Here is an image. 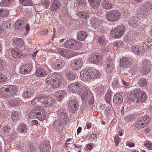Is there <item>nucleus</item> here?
<instances>
[{"mask_svg": "<svg viewBox=\"0 0 152 152\" xmlns=\"http://www.w3.org/2000/svg\"><path fill=\"white\" fill-rule=\"evenodd\" d=\"M81 83L76 82L70 84L69 86V90L72 92H76L78 93H81L82 88L83 86Z\"/></svg>", "mask_w": 152, "mask_h": 152, "instance_id": "1a4fd4ad", "label": "nucleus"}, {"mask_svg": "<svg viewBox=\"0 0 152 152\" xmlns=\"http://www.w3.org/2000/svg\"><path fill=\"white\" fill-rule=\"evenodd\" d=\"M64 65V64L63 63H61V64H55L53 65L52 66V70L57 71L58 70L62 68Z\"/></svg>", "mask_w": 152, "mask_h": 152, "instance_id": "a18cd8bd", "label": "nucleus"}, {"mask_svg": "<svg viewBox=\"0 0 152 152\" xmlns=\"http://www.w3.org/2000/svg\"><path fill=\"white\" fill-rule=\"evenodd\" d=\"M17 92L16 87L12 85H4L0 89V94L3 97L9 98L14 96Z\"/></svg>", "mask_w": 152, "mask_h": 152, "instance_id": "f03ea898", "label": "nucleus"}, {"mask_svg": "<svg viewBox=\"0 0 152 152\" xmlns=\"http://www.w3.org/2000/svg\"><path fill=\"white\" fill-rule=\"evenodd\" d=\"M12 55L14 58H20L22 56V52L20 50L17 48H13L11 51Z\"/></svg>", "mask_w": 152, "mask_h": 152, "instance_id": "cd10ccee", "label": "nucleus"}, {"mask_svg": "<svg viewBox=\"0 0 152 152\" xmlns=\"http://www.w3.org/2000/svg\"><path fill=\"white\" fill-rule=\"evenodd\" d=\"M67 78L69 80H72L75 79L76 77V75L75 73H71L70 72L67 71L65 73Z\"/></svg>", "mask_w": 152, "mask_h": 152, "instance_id": "58836bf2", "label": "nucleus"}, {"mask_svg": "<svg viewBox=\"0 0 152 152\" xmlns=\"http://www.w3.org/2000/svg\"><path fill=\"white\" fill-rule=\"evenodd\" d=\"M78 104L77 101L75 99L70 101L68 104V108L69 111L74 112L78 108Z\"/></svg>", "mask_w": 152, "mask_h": 152, "instance_id": "2eb2a0df", "label": "nucleus"}, {"mask_svg": "<svg viewBox=\"0 0 152 152\" xmlns=\"http://www.w3.org/2000/svg\"><path fill=\"white\" fill-rule=\"evenodd\" d=\"M5 27L7 29H10L12 27L14 24L13 23V21L12 20H8L7 21H6L4 23Z\"/></svg>", "mask_w": 152, "mask_h": 152, "instance_id": "603ef678", "label": "nucleus"}, {"mask_svg": "<svg viewBox=\"0 0 152 152\" xmlns=\"http://www.w3.org/2000/svg\"><path fill=\"white\" fill-rule=\"evenodd\" d=\"M43 102L42 106L45 107H48L52 105L54 102V99L53 98L50 96L43 97L42 99Z\"/></svg>", "mask_w": 152, "mask_h": 152, "instance_id": "f3484780", "label": "nucleus"}, {"mask_svg": "<svg viewBox=\"0 0 152 152\" xmlns=\"http://www.w3.org/2000/svg\"><path fill=\"white\" fill-rule=\"evenodd\" d=\"M120 64L122 67L129 68L131 66L132 63L129 58L124 57L121 59Z\"/></svg>", "mask_w": 152, "mask_h": 152, "instance_id": "a211bd4d", "label": "nucleus"}, {"mask_svg": "<svg viewBox=\"0 0 152 152\" xmlns=\"http://www.w3.org/2000/svg\"><path fill=\"white\" fill-rule=\"evenodd\" d=\"M102 58V56L99 53L93 54L91 56L90 60L91 62L96 64L99 62Z\"/></svg>", "mask_w": 152, "mask_h": 152, "instance_id": "b1692460", "label": "nucleus"}, {"mask_svg": "<svg viewBox=\"0 0 152 152\" xmlns=\"http://www.w3.org/2000/svg\"><path fill=\"white\" fill-rule=\"evenodd\" d=\"M54 129L58 133L61 132L62 131L63 129L62 127L61 126V125L60 126L58 127L55 128Z\"/></svg>", "mask_w": 152, "mask_h": 152, "instance_id": "0e129e2a", "label": "nucleus"}, {"mask_svg": "<svg viewBox=\"0 0 152 152\" xmlns=\"http://www.w3.org/2000/svg\"><path fill=\"white\" fill-rule=\"evenodd\" d=\"M101 50L102 53H106L109 52L110 49L108 46L103 45L102 47Z\"/></svg>", "mask_w": 152, "mask_h": 152, "instance_id": "13d9d810", "label": "nucleus"}, {"mask_svg": "<svg viewBox=\"0 0 152 152\" xmlns=\"http://www.w3.org/2000/svg\"><path fill=\"white\" fill-rule=\"evenodd\" d=\"M97 137L96 135L95 134H92L89 137V140L91 141L95 140Z\"/></svg>", "mask_w": 152, "mask_h": 152, "instance_id": "680f3d73", "label": "nucleus"}, {"mask_svg": "<svg viewBox=\"0 0 152 152\" xmlns=\"http://www.w3.org/2000/svg\"><path fill=\"white\" fill-rule=\"evenodd\" d=\"M32 68L31 65L25 64L21 66L20 72L22 74H25L30 72Z\"/></svg>", "mask_w": 152, "mask_h": 152, "instance_id": "dca6fc26", "label": "nucleus"}, {"mask_svg": "<svg viewBox=\"0 0 152 152\" xmlns=\"http://www.w3.org/2000/svg\"><path fill=\"white\" fill-rule=\"evenodd\" d=\"M36 74L37 76L40 77H42L46 75V72L45 70L43 69L39 68L36 70Z\"/></svg>", "mask_w": 152, "mask_h": 152, "instance_id": "c9c22d12", "label": "nucleus"}, {"mask_svg": "<svg viewBox=\"0 0 152 152\" xmlns=\"http://www.w3.org/2000/svg\"><path fill=\"white\" fill-rule=\"evenodd\" d=\"M21 114L18 111H13L11 114L12 120L14 121L18 120L21 117Z\"/></svg>", "mask_w": 152, "mask_h": 152, "instance_id": "473e14b6", "label": "nucleus"}, {"mask_svg": "<svg viewBox=\"0 0 152 152\" xmlns=\"http://www.w3.org/2000/svg\"><path fill=\"white\" fill-rule=\"evenodd\" d=\"M140 120L144 123L146 124V126L150 121V118L147 115L143 116L141 118Z\"/></svg>", "mask_w": 152, "mask_h": 152, "instance_id": "de8ad7c7", "label": "nucleus"}, {"mask_svg": "<svg viewBox=\"0 0 152 152\" xmlns=\"http://www.w3.org/2000/svg\"><path fill=\"white\" fill-rule=\"evenodd\" d=\"M61 121L59 120H56L53 123V126L54 128L58 127L61 125Z\"/></svg>", "mask_w": 152, "mask_h": 152, "instance_id": "052dcab7", "label": "nucleus"}, {"mask_svg": "<svg viewBox=\"0 0 152 152\" xmlns=\"http://www.w3.org/2000/svg\"><path fill=\"white\" fill-rule=\"evenodd\" d=\"M90 73L87 71L83 70L80 73V76L82 80L84 81H88L91 78Z\"/></svg>", "mask_w": 152, "mask_h": 152, "instance_id": "5701e85b", "label": "nucleus"}, {"mask_svg": "<svg viewBox=\"0 0 152 152\" xmlns=\"http://www.w3.org/2000/svg\"><path fill=\"white\" fill-rule=\"evenodd\" d=\"M133 97L136 99L137 103L138 102H143L146 101L148 97L145 92L142 90L137 89L134 90Z\"/></svg>", "mask_w": 152, "mask_h": 152, "instance_id": "423d86ee", "label": "nucleus"}, {"mask_svg": "<svg viewBox=\"0 0 152 152\" xmlns=\"http://www.w3.org/2000/svg\"><path fill=\"white\" fill-rule=\"evenodd\" d=\"M121 15V13L117 10H111L107 13L106 18L107 20L109 22H115L119 20Z\"/></svg>", "mask_w": 152, "mask_h": 152, "instance_id": "39448f33", "label": "nucleus"}, {"mask_svg": "<svg viewBox=\"0 0 152 152\" xmlns=\"http://www.w3.org/2000/svg\"><path fill=\"white\" fill-rule=\"evenodd\" d=\"M45 110H42L40 108H37L29 113V117L30 118H37L40 121H43L46 117Z\"/></svg>", "mask_w": 152, "mask_h": 152, "instance_id": "7ed1b4c3", "label": "nucleus"}, {"mask_svg": "<svg viewBox=\"0 0 152 152\" xmlns=\"http://www.w3.org/2000/svg\"><path fill=\"white\" fill-rule=\"evenodd\" d=\"M76 15L79 19L83 18L85 20L88 19L89 17L88 14L86 12L80 11L77 12Z\"/></svg>", "mask_w": 152, "mask_h": 152, "instance_id": "2f4dec72", "label": "nucleus"}, {"mask_svg": "<svg viewBox=\"0 0 152 152\" xmlns=\"http://www.w3.org/2000/svg\"><path fill=\"white\" fill-rule=\"evenodd\" d=\"M93 148V145L92 143L88 144L87 145V149L89 150H91Z\"/></svg>", "mask_w": 152, "mask_h": 152, "instance_id": "338daca9", "label": "nucleus"}, {"mask_svg": "<svg viewBox=\"0 0 152 152\" xmlns=\"http://www.w3.org/2000/svg\"><path fill=\"white\" fill-rule=\"evenodd\" d=\"M136 127L138 128H142L146 126V124L144 123L140 120H139L137 121L135 124Z\"/></svg>", "mask_w": 152, "mask_h": 152, "instance_id": "37998d69", "label": "nucleus"}, {"mask_svg": "<svg viewBox=\"0 0 152 152\" xmlns=\"http://www.w3.org/2000/svg\"><path fill=\"white\" fill-rule=\"evenodd\" d=\"M13 43L16 47L21 48L24 45V41L21 38L15 37L13 39Z\"/></svg>", "mask_w": 152, "mask_h": 152, "instance_id": "393cba45", "label": "nucleus"}, {"mask_svg": "<svg viewBox=\"0 0 152 152\" xmlns=\"http://www.w3.org/2000/svg\"><path fill=\"white\" fill-rule=\"evenodd\" d=\"M103 7L107 9H109L112 8V6L111 4L107 1L104 0L102 2Z\"/></svg>", "mask_w": 152, "mask_h": 152, "instance_id": "c03bdc74", "label": "nucleus"}, {"mask_svg": "<svg viewBox=\"0 0 152 152\" xmlns=\"http://www.w3.org/2000/svg\"><path fill=\"white\" fill-rule=\"evenodd\" d=\"M57 50L59 54L65 57L71 58L77 55L76 52L63 48L59 49Z\"/></svg>", "mask_w": 152, "mask_h": 152, "instance_id": "6e6552de", "label": "nucleus"}, {"mask_svg": "<svg viewBox=\"0 0 152 152\" xmlns=\"http://www.w3.org/2000/svg\"><path fill=\"white\" fill-rule=\"evenodd\" d=\"M9 13V10L7 9H2L0 10V15L1 17H6L8 15Z\"/></svg>", "mask_w": 152, "mask_h": 152, "instance_id": "49530a36", "label": "nucleus"}, {"mask_svg": "<svg viewBox=\"0 0 152 152\" xmlns=\"http://www.w3.org/2000/svg\"><path fill=\"white\" fill-rule=\"evenodd\" d=\"M97 39L98 41L99 44L103 45H105L106 44V39L104 37H98Z\"/></svg>", "mask_w": 152, "mask_h": 152, "instance_id": "6e6d98bb", "label": "nucleus"}, {"mask_svg": "<svg viewBox=\"0 0 152 152\" xmlns=\"http://www.w3.org/2000/svg\"><path fill=\"white\" fill-rule=\"evenodd\" d=\"M25 147L27 151H29L30 152H35L36 150V147L34 146L31 145L29 143L26 145Z\"/></svg>", "mask_w": 152, "mask_h": 152, "instance_id": "ea45409f", "label": "nucleus"}, {"mask_svg": "<svg viewBox=\"0 0 152 152\" xmlns=\"http://www.w3.org/2000/svg\"><path fill=\"white\" fill-rule=\"evenodd\" d=\"M113 100L114 102L117 104H121L123 101V98L122 96L120 94H115L113 97Z\"/></svg>", "mask_w": 152, "mask_h": 152, "instance_id": "7c9ffc66", "label": "nucleus"}, {"mask_svg": "<svg viewBox=\"0 0 152 152\" xmlns=\"http://www.w3.org/2000/svg\"><path fill=\"white\" fill-rule=\"evenodd\" d=\"M35 91V90L33 89L25 91L23 94V97L25 99L31 98L34 95Z\"/></svg>", "mask_w": 152, "mask_h": 152, "instance_id": "c85d7f7f", "label": "nucleus"}, {"mask_svg": "<svg viewBox=\"0 0 152 152\" xmlns=\"http://www.w3.org/2000/svg\"><path fill=\"white\" fill-rule=\"evenodd\" d=\"M91 6L94 8H96L99 5L101 0H88Z\"/></svg>", "mask_w": 152, "mask_h": 152, "instance_id": "72a5a7b5", "label": "nucleus"}, {"mask_svg": "<svg viewBox=\"0 0 152 152\" xmlns=\"http://www.w3.org/2000/svg\"><path fill=\"white\" fill-rule=\"evenodd\" d=\"M17 131L21 134L26 133L28 130V127L26 125L21 123L18 125L17 128Z\"/></svg>", "mask_w": 152, "mask_h": 152, "instance_id": "4be33fe9", "label": "nucleus"}, {"mask_svg": "<svg viewBox=\"0 0 152 152\" xmlns=\"http://www.w3.org/2000/svg\"><path fill=\"white\" fill-rule=\"evenodd\" d=\"M54 95L56 96L57 100L59 101L66 96V94L64 91L61 90L56 92Z\"/></svg>", "mask_w": 152, "mask_h": 152, "instance_id": "c756f323", "label": "nucleus"}, {"mask_svg": "<svg viewBox=\"0 0 152 152\" xmlns=\"http://www.w3.org/2000/svg\"><path fill=\"white\" fill-rule=\"evenodd\" d=\"M152 9V4L148 2H146L143 4L140 7L139 12L140 15L146 16L148 13Z\"/></svg>", "mask_w": 152, "mask_h": 152, "instance_id": "9d476101", "label": "nucleus"}, {"mask_svg": "<svg viewBox=\"0 0 152 152\" xmlns=\"http://www.w3.org/2000/svg\"><path fill=\"white\" fill-rule=\"evenodd\" d=\"M83 62L82 59H77L72 62V66L74 70H78L81 68L83 64Z\"/></svg>", "mask_w": 152, "mask_h": 152, "instance_id": "aec40b11", "label": "nucleus"}, {"mask_svg": "<svg viewBox=\"0 0 152 152\" xmlns=\"http://www.w3.org/2000/svg\"><path fill=\"white\" fill-rule=\"evenodd\" d=\"M151 62L149 60H144L142 61V68L141 71L142 74H146L150 72Z\"/></svg>", "mask_w": 152, "mask_h": 152, "instance_id": "f8f14e48", "label": "nucleus"}, {"mask_svg": "<svg viewBox=\"0 0 152 152\" xmlns=\"http://www.w3.org/2000/svg\"><path fill=\"white\" fill-rule=\"evenodd\" d=\"M144 146H147L148 148H151L152 146V144L151 143H145L144 144Z\"/></svg>", "mask_w": 152, "mask_h": 152, "instance_id": "774afa93", "label": "nucleus"}, {"mask_svg": "<svg viewBox=\"0 0 152 152\" xmlns=\"http://www.w3.org/2000/svg\"><path fill=\"white\" fill-rule=\"evenodd\" d=\"M89 72L90 73L91 77L93 78H98L100 75L99 72L93 68H90L89 69Z\"/></svg>", "mask_w": 152, "mask_h": 152, "instance_id": "bb28decb", "label": "nucleus"}, {"mask_svg": "<svg viewBox=\"0 0 152 152\" xmlns=\"http://www.w3.org/2000/svg\"><path fill=\"white\" fill-rule=\"evenodd\" d=\"M114 140L116 146H117L121 141L120 138L118 135H116L114 137Z\"/></svg>", "mask_w": 152, "mask_h": 152, "instance_id": "bf43d9fd", "label": "nucleus"}, {"mask_svg": "<svg viewBox=\"0 0 152 152\" xmlns=\"http://www.w3.org/2000/svg\"><path fill=\"white\" fill-rule=\"evenodd\" d=\"M13 0H4L0 2V5L2 6H8L13 1Z\"/></svg>", "mask_w": 152, "mask_h": 152, "instance_id": "09e8293b", "label": "nucleus"}, {"mask_svg": "<svg viewBox=\"0 0 152 152\" xmlns=\"http://www.w3.org/2000/svg\"><path fill=\"white\" fill-rule=\"evenodd\" d=\"M125 29L123 26L118 27L111 30L110 34L113 37L119 38L124 34Z\"/></svg>", "mask_w": 152, "mask_h": 152, "instance_id": "0eeeda50", "label": "nucleus"}, {"mask_svg": "<svg viewBox=\"0 0 152 152\" xmlns=\"http://www.w3.org/2000/svg\"><path fill=\"white\" fill-rule=\"evenodd\" d=\"M148 83L147 80L145 78H142L140 79L138 83L141 87H145L146 86Z\"/></svg>", "mask_w": 152, "mask_h": 152, "instance_id": "8fccbe9b", "label": "nucleus"}, {"mask_svg": "<svg viewBox=\"0 0 152 152\" xmlns=\"http://www.w3.org/2000/svg\"><path fill=\"white\" fill-rule=\"evenodd\" d=\"M57 118L63 123H66L68 121L67 115L63 108L60 109L56 111Z\"/></svg>", "mask_w": 152, "mask_h": 152, "instance_id": "9b49d317", "label": "nucleus"}, {"mask_svg": "<svg viewBox=\"0 0 152 152\" xmlns=\"http://www.w3.org/2000/svg\"><path fill=\"white\" fill-rule=\"evenodd\" d=\"M140 22L139 18L134 16L130 18L128 21L129 26L131 27L139 25Z\"/></svg>", "mask_w": 152, "mask_h": 152, "instance_id": "412c9836", "label": "nucleus"}, {"mask_svg": "<svg viewBox=\"0 0 152 152\" xmlns=\"http://www.w3.org/2000/svg\"><path fill=\"white\" fill-rule=\"evenodd\" d=\"M81 93H78V94L81 96L83 101L84 102H86L87 100V98L88 96V91L87 90H83L82 91Z\"/></svg>", "mask_w": 152, "mask_h": 152, "instance_id": "4c0bfd02", "label": "nucleus"}, {"mask_svg": "<svg viewBox=\"0 0 152 152\" xmlns=\"http://www.w3.org/2000/svg\"><path fill=\"white\" fill-rule=\"evenodd\" d=\"M39 148L42 152H48L50 149V146L49 142L45 140L41 142Z\"/></svg>", "mask_w": 152, "mask_h": 152, "instance_id": "4468645a", "label": "nucleus"}, {"mask_svg": "<svg viewBox=\"0 0 152 152\" xmlns=\"http://www.w3.org/2000/svg\"><path fill=\"white\" fill-rule=\"evenodd\" d=\"M129 48L131 51L138 55H141L145 52L143 48L138 45H131V47Z\"/></svg>", "mask_w": 152, "mask_h": 152, "instance_id": "ddd939ff", "label": "nucleus"}, {"mask_svg": "<svg viewBox=\"0 0 152 152\" xmlns=\"http://www.w3.org/2000/svg\"><path fill=\"white\" fill-rule=\"evenodd\" d=\"M126 145L130 147H133L134 146L135 144L134 143L130 142H127L126 143Z\"/></svg>", "mask_w": 152, "mask_h": 152, "instance_id": "e2e57ef3", "label": "nucleus"}, {"mask_svg": "<svg viewBox=\"0 0 152 152\" xmlns=\"http://www.w3.org/2000/svg\"><path fill=\"white\" fill-rule=\"evenodd\" d=\"M42 97H38L34 98L31 101V104L35 106H42L43 102L42 101Z\"/></svg>", "mask_w": 152, "mask_h": 152, "instance_id": "a878e982", "label": "nucleus"}, {"mask_svg": "<svg viewBox=\"0 0 152 152\" xmlns=\"http://www.w3.org/2000/svg\"><path fill=\"white\" fill-rule=\"evenodd\" d=\"M63 79L61 75L58 72L50 74L46 79L47 83L51 84L54 88L59 87Z\"/></svg>", "mask_w": 152, "mask_h": 152, "instance_id": "f257e3e1", "label": "nucleus"}, {"mask_svg": "<svg viewBox=\"0 0 152 152\" xmlns=\"http://www.w3.org/2000/svg\"><path fill=\"white\" fill-rule=\"evenodd\" d=\"M7 79V77L4 74L0 73V82H3L6 81Z\"/></svg>", "mask_w": 152, "mask_h": 152, "instance_id": "5fc2aeb1", "label": "nucleus"}, {"mask_svg": "<svg viewBox=\"0 0 152 152\" xmlns=\"http://www.w3.org/2000/svg\"><path fill=\"white\" fill-rule=\"evenodd\" d=\"M82 45V44L80 42L72 39H69L64 43V47L77 50L79 49Z\"/></svg>", "mask_w": 152, "mask_h": 152, "instance_id": "20e7f679", "label": "nucleus"}, {"mask_svg": "<svg viewBox=\"0 0 152 152\" xmlns=\"http://www.w3.org/2000/svg\"><path fill=\"white\" fill-rule=\"evenodd\" d=\"M105 99L107 102H110L111 99V94L107 93L105 95Z\"/></svg>", "mask_w": 152, "mask_h": 152, "instance_id": "4d7b16f0", "label": "nucleus"}, {"mask_svg": "<svg viewBox=\"0 0 152 152\" xmlns=\"http://www.w3.org/2000/svg\"><path fill=\"white\" fill-rule=\"evenodd\" d=\"M24 22L21 20H17L15 22V28L17 29L21 28L22 26L24 24Z\"/></svg>", "mask_w": 152, "mask_h": 152, "instance_id": "3c124183", "label": "nucleus"}, {"mask_svg": "<svg viewBox=\"0 0 152 152\" xmlns=\"http://www.w3.org/2000/svg\"><path fill=\"white\" fill-rule=\"evenodd\" d=\"M87 36V34L86 32L84 31H79L78 32L77 39L80 40H83Z\"/></svg>", "mask_w": 152, "mask_h": 152, "instance_id": "e433bc0d", "label": "nucleus"}, {"mask_svg": "<svg viewBox=\"0 0 152 152\" xmlns=\"http://www.w3.org/2000/svg\"><path fill=\"white\" fill-rule=\"evenodd\" d=\"M20 3L23 6L32 5L33 3L31 0H19Z\"/></svg>", "mask_w": 152, "mask_h": 152, "instance_id": "79ce46f5", "label": "nucleus"}, {"mask_svg": "<svg viewBox=\"0 0 152 152\" xmlns=\"http://www.w3.org/2000/svg\"><path fill=\"white\" fill-rule=\"evenodd\" d=\"M114 64L112 60H109L105 64V69L106 72L108 73L112 72L114 69Z\"/></svg>", "mask_w": 152, "mask_h": 152, "instance_id": "6ab92c4d", "label": "nucleus"}, {"mask_svg": "<svg viewBox=\"0 0 152 152\" xmlns=\"http://www.w3.org/2000/svg\"><path fill=\"white\" fill-rule=\"evenodd\" d=\"M60 6V2L57 0H55L51 4L50 8L52 10H56L58 9Z\"/></svg>", "mask_w": 152, "mask_h": 152, "instance_id": "f704fd0d", "label": "nucleus"}, {"mask_svg": "<svg viewBox=\"0 0 152 152\" xmlns=\"http://www.w3.org/2000/svg\"><path fill=\"white\" fill-rule=\"evenodd\" d=\"M10 130V128L8 126L5 125L3 128L1 132L5 136H8Z\"/></svg>", "mask_w": 152, "mask_h": 152, "instance_id": "a19ab883", "label": "nucleus"}, {"mask_svg": "<svg viewBox=\"0 0 152 152\" xmlns=\"http://www.w3.org/2000/svg\"><path fill=\"white\" fill-rule=\"evenodd\" d=\"M6 68V63L4 61L0 59V70L4 71Z\"/></svg>", "mask_w": 152, "mask_h": 152, "instance_id": "864d4df0", "label": "nucleus"}, {"mask_svg": "<svg viewBox=\"0 0 152 152\" xmlns=\"http://www.w3.org/2000/svg\"><path fill=\"white\" fill-rule=\"evenodd\" d=\"M98 20H94V24L96 26H101L102 24L101 22H99Z\"/></svg>", "mask_w": 152, "mask_h": 152, "instance_id": "69168bd1", "label": "nucleus"}]
</instances>
